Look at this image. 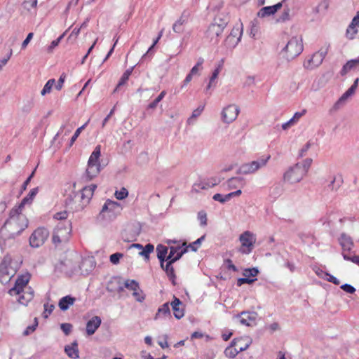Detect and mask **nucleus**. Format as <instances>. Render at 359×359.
I'll return each instance as SVG.
<instances>
[{
    "label": "nucleus",
    "instance_id": "nucleus-1",
    "mask_svg": "<svg viewBox=\"0 0 359 359\" xmlns=\"http://www.w3.org/2000/svg\"><path fill=\"white\" fill-rule=\"evenodd\" d=\"M304 50L302 39L297 36L292 37L282 48L280 55L290 62L299 55Z\"/></svg>",
    "mask_w": 359,
    "mask_h": 359
},
{
    "label": "nucleus",
    "instance_id": "nucleus-2",
    "mask_svg": "<svg viewBox=\"0 0 359 359\" xmlns=\"http://www.w3.org/2000/svg\"><path fill=\"white\" fill-rule=\"evenodd\" d=\"M271 158L270 155L263 156L256 160L244 163L240 165L236 172L239 175H252L265 167Z\"/></svg>",
    "mask_w": 359,
    "mask_h": 359
},
{
    "label": "nucleus",
    "instance_id": "nucleus-3",
    "mask_svg": "<svg viewBox=\"0 0 359 359\" xmlns=\"http://www.w3.org/2000/svg\"><path fill=\"white\" fill-rule=\"evenodd\" d=\"M71 232L72 222L70 221L59 222L53 231V242L55 244H57L67 241Z\"/></svg>",
    "mask_w": 359,
    "mask_h": 359
},
{
    "label": "nucleus",
    "instance_id": "nucleus-4",
    "mask_svg": "<svg viewBox=\"0 0 359 359\" xmlns=\"http://www.w3.org/2000/svg\"><path fill=\"white\" fill-rule=\"evenodd\" d=\"M239 241L241 243L239 251L243 254H250L256 242V236L252 232L245 231L240 235Z\"/></svg>",
    "mask_w": 359,
    "mask_h": 359
},
{
    "label": "nucleus",
    "instance_id": "nucleus-5",
    "mask_svg": "<svg viewBox=\"0 0 359 359\" xmlns=\"http://www.w3.org/2000/svg\"><path fill=\"white\" fill-rule=\"evenodd\" d=\"M305 175V169L295 164L284 173L283 180L290 184H294L299 182Z\"/></svg>",
    "mask_w": 359,
    "mask_h": 359
},
{
    "label": "nucleus",
    "instance_id": "nucleus-6",
    "mask_svg": "<svg viewBox=\"0 0 359 359\" xmlns=\"http://www.w3.org/2000/svg\"><path fill=\"white\" fill-rule=\"evenodd\" d=\"M191 17V11L189 8L184 9L179 18L173 23L172 26V31L178 34H183L185 32L186 27L188 25Z\"/></svg>",
    "mask_w": 359,
    "mask_h": 359
},
{
    "label": "nucleus",
    "instance_id": "nucleus-7",
    "mask_svg": "<svg viewBox=\"0 0 359 359\" xmlns=\"http://www.w3.org/2000/svg\"><path fill=\"white\" fill-rule=\"evenodd\" d=\"M49 235V231L44 227L37 228L31 234L29 237V245L32 248H39L41 246Z\"/></svg>",
    "mask_w": 359,
    "mask_h": 359
},
{
    "label": "nucleus",
    "instance_id": "nucleus-8",
    "mask_svg": "<svg viewBox=\"0 0 359 359\" xmlns=\"http://www.w3.org/2000/svg\"><path fill=\"white\" fill-rule=\"evenodd\" d=\"M224 23L220 25H216L215 24L211 23L208 27L205 32V37L212 44L218 43L219 38L224 32Z\"/></svg>",
    "mask_w": 359,
    "mask_h": 359
},
{
    "label": "nucleus",
    "instance_id": "nucleus-9",
    "mask_svg": "<svg viewBox=\"0 0 359 359\" xmlns=\"http://www.w3.org/2000/svg\"><path fill=\"white\" fill-rule=\"evenodd\" d=\"M239 111V108L237 106L230 104L223 109L222 111V119L224 123H230L236 120Z\"/></svg>",
    "mask_w": 359,
    "mask_h": 359
},
{
    "label": "nucleus",
    "instance_id": "nucleus-10",
    "mask_svg": "<svg viewBox=\"0 0 359 359\" xmlns=\"http://www.w3.org/2000/svg\"><path fill=\"white\" fill-rule=\"evenodd\" d=\"M30 275L26 273L20 276L15 283V285L9 290L10 294H20L22 289H25L27 284L29 283Z\"/></svg>",
    "mask_w": 359,
    "mask_h": 359
},
{
    "label": "nucleus",
    "instance_id": "nucleus-11",
    "mask_svg": "<svg viewBox=\"0 0 359 359\" xmlns=\"http://www.w3.org/2000/svg\"><path fill=\"white\" fill-rule=\"evenodd\" d=\"M220 182V179L217 177L201 180L194 184L193 189L196 191H198L200 189H208L209 188L217 185Z\"/></svg>",
    "mask_w": 359,
    "mask_h": 359
},
{
    "label": "nucleus",
    "instance_id": "nucleus-12",
    "mask_svg": "<svg viewBox=\"0 0 359 359\" xmlns=\"http://www.w3.org/2000/svg\"><path fill=\"white\" fill-rule=\"evenodd\" d=\"M326 53L325 51H318L315 53L309 60L304 62V67L306 69H312L319 66L325 58Z\"/></svg>",
    "mask_w": 359,
    "mask_h": 359
},
{
    "label": "nucleus",
    "instance_id": "nucleus-13",
    "mask_svg": "<svg viewBox=\"0 0 359 359\" xmlns=\"http://www.w3.org/2000/svg\"><path fill=\"white\" fill-rule=\"evenodd\" d=\"M121 209L122 208L119 203L110 199H107L102 208L100 215L105 212H109L111 214L109 216L111 217V215L119 213Z\"/></svg>",
    "mask_w": 359,
    "mask_h": 359
},
{
    "label": "nucleus",
    "instance_id": "nucleus-14",
    "mask_svg": "<svg viewBox=\"0 0 359 359\" xmlns=\"http://www.w3.org/2000/svg\"><path fill=\"white\" fill-rule=\"evenodd\" d=\"M286 0L279 2L273 6H265L261 8L257 13V16L259 18H266L275 14L283 6V2Z\"/></svg>",
    "mask_w": 359,
    "mask_h": 359
},
{
    "label": "nucleus",
    "instance_id": "nucleus-15",
    "mask_svg": "<svg viewBox=\"0 0 359 359\" xmlns=\"http://www.w3.org/2000/svg\"><path fill=\"white\" fill-rule=\"evenodd\" d=\"M95 262L93 258H85L82 259L79 269L82 275H88L95 267Z\"/></svg>",
    "mask_w": 359,
    "mask_h": 359
},
{
    "label": "nucleus",
    "instance_id": "nucleus-16",
    "mask_svg": "<svg viewBox=\"0 0 359 359\" xmlns=\"http://www.w3.org/2000/svg\"><path fill=\"white\" fill-rule=\"evenodd\" d=\"M170 305L173 310L174 316L177 319H181L184 315V311L182 301L179 298L174 296L173 300L170 303Z\"/></svg>",
    "mask_w": 359,
    "mask_h": 359
},
{
    "label": "nucleus",
    "instance_id": "nucleus-17",
    "mask_svg": "<svg viewBox=\"0 0 359 359\" xmlns=\"http://www.w3.org/2000/svg\"><path fill=\"white\" fill-rule=\"evenodd\" d=\"M102 320L99 316H94L86 323V333L88 336L93 335L100 326Z\"/></svg>",
    "mask_w": 359,
    "mask_h": 359
},
{
    "label": "nucleus",
    "instance_id": "nucleus-18",
    "mask_svg": "<svg viewBox=\"0 0 359 359\" xmlns=\"http://www.w3.org/2000/svg\"><path fill=\"white\" fill-rule=\"evenodd\" d=\"M339 242L343 250L342 254L346 253V251H351L354 245L352 238L344 233L341 234Z\"/></svg>",
    "mask_w": 359,
    "mask_h": 359
},
{
    "label": "nucleus",
    "instance_id": "nucleus-19",
    "mask_svg": "<svg viewBox=\"0 0 359 359\" xmlns=\"http://www.w3.org/2000/svg\"><path fill=\"white\" fill-rule=\"evenodd\" d=\"M166 263H163V266H161V269L165 272L169 280L172 282V284L175 286L177 285L176 283V275L175 273V269L172 266L174 263L170 261H165Z\"/></svg>",
    "mask_w": 359,
    "mask_h": 359
},
{
    "label": "nucleus",
    "instance_id": "nucleus-20",
    "mask_svg": "<svg viewBox=\"0 0 359 359\" xmlns=\"http://www.w3.org/2000/svg\"><path fill=\"white\" fill-rule=\"evenodd\" d=\"M34 290L29 287H26L25 290L22 289L20 294L19 295L18 302L21 304L27 305L34 297Z\"/></svg>",
    "mask_w": 359,
    "mask_h": 359
},
{
    "label": "nucleus",
    "instance_id": "nucleus-21",
    "mask_svg": "<svg viewBox=\"0 0 359 359\" xmlns=\"http://www.w3.org/2000/svg\"><path fill=\"white\" fill-rule=\"evenodd\" d=\"M250 343L251 342L249 341V342L246 343L243 347H239L238 348H231V346H228L225 348L224 353L226 357H228L230 358H233L238 355V353L244 351L246 349H248L250 345Z\"/></svg>",
    "mask_w": 359,
    "mask_h": 359
},
{
    "label": "nucleus",
    "instance_id": "nucleus-22",
    "mask_svg": "<svg viewBox=\"0 0 359 359\" xmlns=\"http://www.w3.org/2000/svg\"><path fill=\"white\" fill-rule=\"evenodd\" d=\"M157 258L159 260L160 266H163V263L168 261V247L159 244L156 247Z\"/></svg>",
    "mask_w": 359,
    "mask_h": 359
},
{
    "label": "nucleus",
    "instance_id": "nucleus-23",
    "mask_svg": "<svg viewBox=\"0 0 359 359\" xmlns=\"http://www.w3.org/2000/svg\"><path fill=\"white\" fill-rule=\"evenodd\" d=\"M359 67V57L350 60L342 67L340 74L344 76L351 70L356 69Z\"/></svg>",
    "mask_w": 359,
    "mask_h": 359
},
{
    "label": "nucleus",
    "instance_id": "nucleus-24",
    "mask_svg": "<svg viewBox=\"0 0 359 359\" xmlns=\"http://www.w3.org/2000/svg\"><path fill=\"white\" fill-rule=\"evenodd\" d=\"M171 317V313L170 310V303L165 302L158 309L157 313L155 315L154 320H158L161 318Z\"/></svg>",
    "mask_w": 359,
    "mask_h": 359
},
{
    "label": "nucleus",
    "instance_id": "nucleus-25",
    "mask_svg": "<svg viewBox=\"0 0 359 359\" xmlns=\"http://www.w3.org/2000/svg\"><path fill=\"white\" fill-rule=\"evenodd\" d=\"M100 172V165L88 164L86 172V178L87 180H91L96 177Z\"/></svg>",
    "mask_w": 359,
    "mask_h": 359
},
{
    "label": "nucleus",
    "instance_id": "nucleus-26",
    "mask_svg": "<svg viewBox=\"0 0 359 359\" xmlns=\"http://www.w3.org/2000/svg\"><path fill=\"white\" fill-rule=\"evenodd\" d=\"M306 112V109H303L302 111H297L294 113V116L287 122L282 124L283 130H287L290 127L293 126L302 116Z\"/></svg>",
    "mask_w": 359,
    "mask_h": 359
},
{
    "label": "nucleus",
    "instance_id": "nucleus-27",
    "mask_svg": "<svg viewBox=\"0 0 359 359\" xmlns=\"http://www.w3.org/2000/svg\"><path fill=\"white\" fill-rule=\"evenodd\" d=\"M65 351L67 355L72 359H76L79 357L78 344L76 341H74L71 346H66Z\"/></svg>",
    "mask_w": 359,
    "mask_h": 359
},
{
    "label": "nucleus",
    "instance_id": "nucleus-28",
    "mask_svg": "<svg viewBox=\"0 0 359 359\" xmlns=\"http://www.w3.org/2000/svg\"><path fill=\"white\" fill-rule=\"evenodd\" d=\"M133 68H134L133 67H130L124 72V73L122 74L121 77L120 78V79L117 83V86H116V88L114 90V93L117 92L121 88V87H122L126 84V83L128 82V81L129 79L130 76L131 75V74L133 72Z\"/></svg>",
    "mask_w": 359,
    "mask_h": 359
},
{
    "label": "nucleus",
    "instance_id": "nucleus-29",
    "mask_svg": "<svg viewBox=\"0 0 359 359\" xmlns=\"http://www.w3.org/2000/svg\"><path fill=\"white\" fill-rule=\"evenodd\" d=\"M39 192V188L36 187L30 190L27 196H26L19 205V208H23L27 204H31Z\"/></svg>",
    "mask_w": 359,
    "mask_h": 359
},
{
    "label": "nucleus",
    "instance_id": "nucleus-30",
    "mask_svg": "<svg viewBox=\"0 0 359 359\" xmlns=\"http://www.w3.org/2000/svg\"><path fill=\"white\" fill-rule=\"evenodd\" d=\"M74 297L67 295L60 299L58 305L62 311H66L74 304Z\"/></svg>",
    "mask_w": 359,
    "mask_h": 359
},
{
    "label": "nucleus",
    "instance_id": "nucleus-31",
    "mask_svg": "<svg viewBox=\"0 0 359 359\" xmlns=\"http://www.w3.org/2000/svg\"><path fill=\"white\" fill-rule=\"evenodd\" d=\"M245 184V181L243 177H231L227 181V186L229 189H236L238 187H243Z\"/></svg>",
    "mask_w": 359,
    "mask_h": 359
},
{
    "label": "nucleus",
    "instance_id": "nucleus-32",
    "mask_svg": "<svg viewBox=\"0 0 359 359\" xmlns=\"http://www.w3.org/2000/svg\"><path fill=\"white\" fill-rule=\"evenodd\" d=\"M100 146L97 145L92 152L91 155L90 156V158L88 159V164H97L100 165L99 159L100 156Z\"/></svg>",
    "mask_w": 359,
    "mask_h": 359
},
{
    "label": "nucleus",
    "instance_id": "nucleus-33",
    "mask_svg": "<svg viewBox=\"0 0 359 359\" xmlns=\"http://www.w3.org/2000/svg\"><path fill=\"white\" fill-rule=\"evenodd\" d=\"M239 38H233L228 35L224 41V46L231 50H232L240 42Z\"/></svg>",
    "mask_w": 359,
    "mask_h": 359
},
{
    "label": "nucleus",
    "instance_id": "nucleus-34",
    "mask_svg": "<svg viewBox=\"0 0 359 359\" xmlns=\"http://www.w3.org/2000/svg\"><path fill=\"white\" fill-rule=\"evenodd\" d=\"M242 316L240 322L242 325H250L249 321H254L255 320V313L243 311L241 313Z\"/></svg>",
    "mask_w": 359,
    "mask_h": 359
},
{
    "label": "nucleus",
    "instance_id": "nucleus-35",
    "mask_svg": "<svg viewBox=\"0 0 359 359\" xmlns=\"http://www.w3.org/2000/svg\"><path fill=\"white\" fill-rule=\"evenodd\" d=\"M229 35L236 39L239 38L241 40L243 35V24L241 22L236 23Z\"/></svg>",
    "mask_w": 359,
    "mask_h": 359
},
{
    "label": "nucleus",
    "instance_id": "nucleus-36",
    "mask_svg": "<svg viewBox=\"0 0 359 359\" xmlns=\"http://www.w3.org/2000/svg\"><path fill=\"white\" fill-rule=\"evenodd\" d=\"M162 32H163L162 31L160 32V34H158V36L154 41L153 44L149 48L147 53L144 55H143V56L141 58L142 62H144V60H146L147 59H150L151 57V56L153 55V52H152L153 48L155 46V45L158 43L159 39L161 37Z\"/></svg>",
    "mask_w": 359,
    "mask_h": 359
},
{
    "label": "nucleus",
    "instance_id": "nucleus-37",
    "mask_svg": "<svg viewBox=\"0 0 359 359\" xmlns=\"http://www.w3.org/2000/svg\"><path fill=\"white\" fill-rule=\"evenodd\" d=\"M142 250L139 252V255L140 256H142L144 257L145 259L149 260V255L151 252L154 251V245L151 243L147 244L143 248H142Z\"/></svg>",
    "mask_w": 359,
    "mask_h": 359
},
{
    "label": "nucleus",
    "instance_id": "nucleus-38",
    "mask_svg": "<svg viewBox=\"0 0 359 359\" xmlns=\"http://www.w3.org/2000/svg\"><path fill=\"white\" fill-rule=\"evenodd\" d=\"M224 23V29L226 27L229 22V18L227 15L224 14H219L217 16H216L212 22V24H215L216 25H220Z\"/></svg>",
    "mask_w": 359,
    "mask_h": 359
},
{
    "label": "nucleus",
    "instance_id": "nucleus-39",
    "mask_svg": "<svg viewBox=\"0 0 359 359\" xmlns=\"http://www.w3.org/2000/svg\"><path fill=\"white\" fill-rule=\"evenodd\" d=\"M19 209H20L19 208H17V209H14L13 208V209H12L11 210L10 215H9V218L6 220L4 224L3 225V226L0 229V232L1 233H3V232L6 230V226L11 223V221L13 219V217L15 215L19 214V212H18Z\"/></svg>",
    "mask_w": 359,
    "mask_h": 359
},
{
    "label": "nucleus",
    "instance_id": "nucleus-40",
    "mask_svg": "<svg viewBox=\"0 0 359 359\" xmlns=\"http://www.w3.org/2000/svg\"><path fill=\"white\" fill-rule=\"evenodd\" d=\"M186 242H184L182 245H178L177 246H169L168 250L169 253L168 255V261H170L172 258L175 256V255L184 246H185Z\"/></svg>",
    "mask_w": 359,
    "mask_h": 359
},
{
    "label": "nucleus",
    "instance_id": "nucleus-41",
    "mask_svg": "<svg viewBox=\"0 0 359 359\" xmlns=\"http://www.w3.org/2000/svg\"><path fill=\"white\" fill-rule=\"evenodd\" d=\"M124 287L133 292L139 289L140 285L135 280L128 279L124 283Z\"/></svg>",
    "mask_w": 359,
    "mask_h": 359
},
{
    "label": "nucleus",
    "instance_id": "nucleus-42",
    "mask_svg": "<svg viewBox=\"0 0 359 359\" xmlns=\"http://www.w3.org/2000/svg\"><path fill=\"white\" fill-rule=\"evenodd\" d=\"M222 64L219 65L218 67L217 68H215V69L212 72V74L210 78L209 83H208V86L206 87L205 91H208L211 88V85H212V82H214L215 80L217 78V76L220 72V70L222 69Z\"/></svg>",
    "mask_w": 359,
    "mask_h": 359
},
{
    "label": "nucleus",
    "instance_id": "nucleus-43",
    "mask_svg": "<svg viewBox=\"0 0 359 359\" xmlns=\"http://www.w3.org/2000/svg\"><path fill=\"white\" fill-rule=\"evenodd\" d=\"M205 235L202 236L201 237L198 238L196 241L194 242L190 243L187 247L188 248H190L191 251L196 252L198 249L200 248L202 242L205 240Z\"/></svg>",
    "mask_w": 359,
    "mask_h": 359
},
{
    "label": "nucleus",
    "instance_id": "nucleus-44",
    "mask_svg": "<svg viewBox=\"0 0 359 359\" xmlns=\"http://www.w3.org/2000/svg\"><path fill=\"white\" fill-rule=\"evenodd\" d=\"M351 97L347 92H345L342 94V95L339 97V99L336 102V103L334 105V109H339L344 103L346 102V100Z\"/></svg>",
    "mask_w": 359,
    "mask_h": 359
},
{
    "label": "nucleus",
    "instance_id": "nucleus-45",
    "mask_svg": "<svg viewBox=\"0 0 359 359\" xmlns=\"http://www.w3.org/2000/svg\"><path fill=\"white\" fill-rule=\"evenodd\" d=\"M351 97L347 92H345L342 94V95L339 97V99L336 102V103L334 105V109H339L344 103L346 102V100Z\"/></svg>",
    "mask_w": 359,
    "mask_h": 359
},
{
    "label": "nucleus",
    "instance_id": "nucleus-46",
    "mask_svg": "<svg viewBox=\"0 0 359 359\" xmlns=\"http://www.w3.org/2000/svg\"><path fill=\"white\" fill-rule=\"evenodd\" d=\"M55 83V80L54 79H49L43 86L42 90L41 91V95H45L47 93H49L51 91V89Z\"/></svg>",
    "mask_w": 359,
    "mask_h": 359
},
{
    "label": "nucleus",
    "instance_id": "nucleus-47",
    "mask_svg": "<svg viewBox=\"0 0 359 359\" xmlns=\"http://www.w3.org/2000/svg\"><path fill=\"white\" fill-rule=\"evenodd\" d=\"M204 107H205L204 105H200L197 109H196L193 111L191 117H189L187 120V122L189 124H191L192 120L194 118H196L201 114V113L203 112V111L204 109Z\"/></svg>",
    "mask_w": 359,
    "mask_h": 359
},
{
    "label": "nucleus",
    "instance_id": "nucleus-48",
    "mask_svg": "<svg viewBox=\"0 0 359 359\" xmlns=\"http://www.w3.org/2000/svg\"><path fill=\"white\" fill-rule=\"evenodd\" d=\"M188 251V247L187 244L185 246L182 248L173 257V258L171 259L170 262L172 263L176 262L177 261L180 260L181 257L183 256L184 254L187 253Z\"/></svg>",
    "mask_w": 359,
    "mask_h": 359
},
{
    "label": "nucleus",
    "instance_id": "nucleus-49",
    "mask_svg": "<svg viewBox=\"0 0 359 359\" xmlns=\"http://www.w3.org/2000/svg\"><path fill=\"white\" fill-rule=\"evenodd\" d=\"M336 215L337 214L334 212L327 213L325 217H323L321 219V222H323V224H327L328 225H330L336 219Z\"/></svg>",
    "mask_w": 359,
    "mask_h": 359
},
{
    "label": "nucleus",
    "instance_id": "nucleus-50",
    "mask_svg": "<svg viewBox=\"0 0 359 359\" xmlns=\"http://www.w3.org/2000/svg\"><path fill=\"white\" fill-rule=\"evenodd\" d=\"M93 195L90 189L83 188L81 191V198L82 200H84L86 203H88Z\"/></svg>",
    "mask_w": 359,
    "mask_h": 359
},
{
    "label": "nucleus",
    "instance_id": "nucleus-51",
    "mask_svg": "<svg viewBox=\"0 0 359 359\" xmlns=\"http://www.w3.org/2000/svg\"><path fill=\"white\" fill-rule=\"evenodd\" d=\"M88 122L81 126V127L78 128L73 136L71 137L70 142H69V147L72 146L74 142L76 140L79 135L81 134V131L86 128L87 126Z\"/></svg>",
    "mask_w": 359,
    "mask_h": 359
},
{
    "label": "nucleus",
    "instance_id": "nucleus-52",
    "mask_svg": "<svg viewBox=\"0 0 359 359\" xmlns=\"http://www.w3.org/2000/svg\"><path fill=\"white\" fill-rule=\"evenodd\" d=\"M114 195L118 200H123L128 196V191L122 187L119 191H116Z\"/></svg>",
    "mask_w": 359,
    "mask_h": 359
},
{
    "label": "nucleus",
    "instance_id": "nucleus-53",
    "mask_svg": "<svg viewBox=\"0 0 359 359\" xmlns=\"http://www.w3.org/2000/svg\"><path fill=\"white\" fill-rule=\"evenodd\" d=\"M259 273V270L256 267H253V268H249V269H245L244 272H243V276H245V277H255L258 275Z\"/></svg>",
    "mask_w": 359,
    "mask_h": 359
},
{
    "label": "nucleus",
    "instance_id": "nucleus-54",
    "mask_svg": "<svg viewBox=\"0 0 359 359\" xmlns=\"http://www.w3.org/2000/svg\"><path fill=\"white\" fill-rule=\"evenodd\" d=\"M38 326V320L37 318H35L34 320V323L32 325L28 326L25 331L23 332V334L25 336H27L35 331L36 327Z\"/></svg>",
    "mask_w": 359,
    "mask_h": 359
},
{
    "label": "nucleus",
    "instance_id": "nucleus-55",
    "mask_svg": "<svg viewBox=\"0 0 359 359\" xmlns=\"http://www.w3.org/2000/svg\"><path fill=\"white\" fill-rule=\"evenodd\" d=\"M357 32L358 29L356 27H353L351 25H348V27L346 29V36L349 39H353Z\"/></svg>",
    "mask_w": 359,
    "mask_h": 359
},
{
    "label": "nucleus",
    "instance_id": "nucleus-56",
    "mask_svg": "<svg viewBox=\"0 0 359 359\" xmlns=\"http://www.w3.org/2000/svg\"><path fill=\"white\" fill-rule=\"evenodd\" d=\"M133 296L136 299V301L139 302H142L145 299V296L143 294V291L140 289V287L137 290L133 291Z\"/></svg>",
    "mask_w": 359,
    "mask_h": 359
},
{
    "label": "nucleus",
    "instance_id": "nucleus-57",
    "mask_svg": "<svg viewBox=\"0 0 359 359\" xmlns=\"http://www.w3.org/2000/svg\"><path fill=\"white\" fill-rule=\"evenodd\" d=\"M44 311L43 313V317L47 318L48 316L53 312L55 306L53 304H49L48 303L44 304Z\"/></svg>",
    "mask_w": 359,
    "mask_h": 359
},
{
    "label": "nucleus",
    "instance_id": "nucleus-58",
    "mask_svg": "<svg viewBox=\"0 0 359 359\" xmlns=\"http://www.w3.org/2000/svg\"><path fill=\"white\" fill-rule=\"evenodd\" d=\"M255 280H257L256 278H250L248 277H243V278H239L238 280H237V285L238 286H241L243 284H252L253 283Z\"/></svg>",
    "mask_w": 359,
    "mask_h": 359
},
{
    "label": "nucleus",
    "instance_id": "nucleus-59",
    "mask_svg": "<svg viewBox=\"0 0 359 359\" xmlns=\"http://www.w3.org/2000/svg\"><path fill=\"white\" fill-rule=\"evenodd\" d=\"M123 257V255L121 252H116L110 255L109 260L113 264H117L119 263L120 259Z\"/></svg>",
    "mask_w": 359,
    "mask_h": 359
},
{
    "label": "nucleus",
    "instance_id": "nucleus-60",
    "mask_svg": "<svg viewBox=\"0 0 359 359\" xmlns=\"http://www.w3.org/2000/svg\"><path fill=\"white\" fill-rule=\"evenodd\" d=\"M290 20V9L288 8H285L279 18L277 20L279 22H284Z\"/></svg>",
    "mask_w": 359,
    "mask_h": 359
},
{
    "label": "nucleus",
    "instance_id": "nucleus-61",
    "mask_svg": "<svg viewBox=\"0 0 359 359\" xmlns=\"http://www.w3.org/2000/svg\"><path fill=\"white\" fill-rule=\"evenodd\" d=\"M67 216H68L67 212V211H62V212H56L54 215L53 218L57 219V220H60V222L68 221L67 219Z\"/></svg>",
    "mask_w": 359,
    "mask_h": 359
},
{
    "label": "nucleus",
    "instance_id": "nucleus-62",
    "mask_svg": "<svg viewBox=\"0 0 359 359\" xmlns=\"http://www.w3.org/2000/svg\"><path fill=\"white\" fill-rule=\"evenodd\" d=\"M311 163H312V159L311 158H306L302 163H296L297 165H299L300 168H304L305 169V174L306 175L308 170H309V168H310L311 165Z\"/></svg>",
    "mask_w": 359,
    "mask_h": 359
},
{
    "label": "nucleus",
    "instance_id": "nucleus-63",
    "mask_svg": "<svg viewBox=\"0 0 359 359\" xmlns=\"http://www.w3.org/2000/svg\"><path fill=\"white\" fill-rule=\"evenodd\" d=\"M343 258L346 261H350L359 266V255L350 257L346 253H343Z\"/></svg>",
    "mask_w": 359,
    "mask_h": 359
},
{
    "label": "nucleus",
    "instance_id": "nucleus-64",
    "mask_svg": "<svg viewBox=\"0 0 359 359\" xmlns=\"http://www.w3.org/2000/svg\"><path fill=\"white\" fill-rule=\"evenodd\" d=\"M198 219L199 220L201 226L207 224V215L204 211H200L198 213Z\"/></svg>",
    "mask_w": 359,
    "mask_h": 359
}]
</instances>
